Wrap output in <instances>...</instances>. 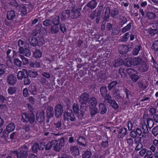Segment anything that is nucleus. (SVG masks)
<instances>
[{
    "label": "nucleus",
    "instance_id": "nucleus-1",
    "mask_svg": "<svg viewBox=\"0 0 158 158\" xmlns=\"http://www.w3.org/2000/svg\"><path fill=\"white\" fill-rule=\"evenodd\" d=\"M21 120L23 123H27L29 122L32 125H35L36 123L35 115L33 112L23 113Z\"/></svg>",
    "mask_w": 158,
    "mask_h": 158
},
{
    "label": "nucleus",
    "instance_id": "nucleus-2",
    "mask_svg": "<svg viewBox=\"0 0 158 158\" xmlns=\"http://www.w3.org/2000/svg\"><path fill=\"white\" fill-rule=\"evenodd\" d=\"M53 149L57 152L59 151L62 147L64 144V139L62 137L59 140V142L56 140H52Z\"/></svg>",
    "mask_w": 158,
    "mask_h": 158
},
{
    "label": "nucleus",
    "instance_id": "nucleus-3",
    "mask_svg": "<svg viewBox=\"0 0 158 158\" xmlns=\"http://www.w3.org/2000/svg\"><path fill=\"white\" fill-rule=\"evenodd\" d=\"M81 8H75V6H72L70 12V17L74 19L79 18L81 14Z\"/></svg>",
    "mask_w": 158,
    "mask_h": 158
},
{
    "label": "nucleus",
    "instance_id": "nucleus-4",
    "mask_svg": "<svg viewBox=\"0 0 158 158\" xmlns=\"http://www.w3.org/2000/svg\"><path fill=\"white\" fill-rule=\"evenodd\" d=\"M89 95L86 93L85 92L82 93L80 96L79 101L81 104L86 105L89 102Z\"/></svg>",
    "mask_w": 158,
    "mask_h": 158
},
{
    "label": "nucleus",
    "instance_id": "nucleus-5",
    "mask_svg": "<svg viewBox=\"0 0 158 158\" xmlns=\"http://www.w3.org/2000/svg\"><path fill=\"white\" fill-rule=\"evenodd\" d=\"M19 53L22 54L24 56L28 57L31 54V52L29 49L27 48L26 46H24L23 48L21 47L19 48L18 50Z\"/></svg>",
    "mask_w": 158,
    "mask_h": 158
},
{
    "label": "nucleus",
    "instance_id": "nucleus-6",
    "mask_svg": "<svg viewBox=\"0 0 158 158\" xmlns=\"http://www.w3.org/2000/svg\"><path fill=\"white\" fill-rule=\"evenodd\" d=\"M28 6V5L27 4H21L20 5L19 8V12L21 14L22 16L26 15L27 13V8Z\"/></svg>",
    "mask_w": 158,
    "mask_h": 158
},
{
    "label": "nucleus",
    "instance_id": "nucleus-7",
    "mask_svg": "<svg viewBox=\"0 0 158 158\" xmlns=\"http://www.w3.org/2000/svg\"><path fill=\"white\" fill-rule=\"evenodd\" d=\"M64 118V119H67L70 120L71 121H74L76 119L73 113L71 110H69V112H65Z\"/></svg>",
    "mask_w": 158,
    "mask_h": 158
},
{
    "label": "nucleus",
    "instance_id": "nucleus-8",
    "mask_svg": "<svg viewBox=\"0 0 158 158\" xmlns=\"http://www.w3.org/2000/svg\"><path fill=\"white\" fill-rule=\"evenodd\" d=\"M55 115L57 118L60 116L63 111V107L62 105L58 104L56 105L55 108Z\"/></svg>",
    "mask_w": 158,
    "mask_h": 158
},
{
    "label": "nucleus",
    "instance_id": "nucleus-9",
    "mask_svg": "<svg viewBox=\"0 0 158 158\" xmlns=\"http://www.w3.org/2000/svg\"><path fill=\"white\" fill-rule=\"evenodd\" d=\"M45 148V144L41 143L40 146L39 144L35 143L33 144L32 146V150L33 152H36L38 150H43Z\"/></svg>",
    "mask_w": 158,
    "mask_h": 158
},
{
    "label": "nucleus",
    "instance_id": "nucleus-10",
    "mask_svg": "<svg viewBox=\"0 0 158 158\" xmlns=\"http://www.w3.org/2000/svg\"><path fill=\"white\" fill-rule=\"evenodd\" d=\"M98 2L96 0H92L88 2L87 4L84 6L83 8V10L85 9L86 6L90 8L91 10L94 9L95 8L97 5Z\"/></svg>",
    "mask_w": 158,
    "mask_h": 158
},
{
    "label": "nucleus",
    "instance_id": "nucleus-11",
    "mask_svg": "<svg viewBox=\"0 0 158 158\" xmlns=\"http://www.w3.org/2000/svg\"><path fill=\"white\" fill-rule=\"evenodd\" d=\"M88 106L85 104H81L80 107V114L79 115V117L81 118L87 111Z\"/></svg>",
    "mask_w": 158,
    "mask_h": 158
},
{
    "label": "nucleus",
    "instance_id": "nucleus-12",
    "mask_svg": "<svg viewBox=\"0 0 158 158\" xmlns=\"http://www.w3.org/2000/svg\"><path fill=\"white\" fill-rule=\"evenodd\" d=\"M148 127L145 123L143 124L142 126V137L145 138H148L149 135V131Z\"/></svg>",
    "mask_w": 158,
    "mask_h": 158
},
{
    "label": "nucleus",
    "instance_id": "nucleus-13",
    "mask_svg": "<svg viewBox=\"0 0 158 158\" xmlns=\"http://www.w3.org/2000/svg\"><path fill=\"white\" fill-rule=\"evenodd\" d=\"M98 113L101 114H103L106 113L107 109L104 104L102 103H100L98 105Z\"/></svg>",
    "mask_w": 158,
    "mask_h": 158
},
{
    "label": "nucleus",
    "instance_id": "nucleus-14",
    "mask_svg": "<svg viewBox=\"0 0 158 158\" xmlns=\"http://www.w3.org/2000/svg\"><path fill=\"white\" fill-rule=\"evenodd\" d=\"M16 77L12 75H10L7 77V82L10 85H14L16 82Z\"/></svg>",
    "mask_w": 158,
    "mask_h": 158
},
{
    "label": "nucleus",
    "instance_id": "nucleus-15",
    "mask_svg": "<svg viewBox=\"0 0 158 158\" xmlns=\"http://www.w3.org/2000/svg\"><path fill=\"white\" fill-rule=\"evenodd\" d=\"M27 39L32 46H35L37 45L38 41L35 37L33 36L28 37Z\"/></svg>",
    "mask_w": 158,
    "mask_h": 158
},
{
    "label": "nucleus",
    "instance_id": "nucleus-16",
    "mask_svg": "<svg viewBox=\"0 0 158 158\" xmlns=\"http://www.w3.org/2000/svg\"><path fill=\"white\" fill-rule=\"evenodd\" d=\"M158 149V139H154L152 141V144L150 146L149 149L153 152H155L156 148Z\"/></svg>",
    "mask_w": 158,
    "mask_h": 158
},
{
    "label": "nucleus",
    "instance_id": "nucleus-17",
    "mask_svg": "<svg viewBox=\"0 0 158 158\" xmlns=\"http://www.w3.org/2000/svg\"><path fill=\"white\" fill-rule=\"evenodd\" d=\"M16 13L15 12L11 10L7 12V19L9 20H12L14 19L16 16Z\"/></svg>",
    "mask_w": 158,
    "mask_h": 158
},
{
    "label": "nucleus",
    "instance_id": "nucleus-18",
    "mask_svg": "<svg viewBox=\"0 0 158 158\" xmlns=\"http://www.w3.org/2000/svg\"><path fill=\"white\" fill-rule=\"evenodd\" d=\"M77 144L82 147H85L86 145V140L85 137L83 136L79 137L77 140Z\"/></svg>",
    "mask_w": 158,
    "mask_h": 158
},
{
    "label": "nucleus",
    "instance_id": "nucleus-19",
    "mask_svg": "<svg viewBox=\"0 0 158 158\" xmlns=\"http://www.w3.org/2000/svg\"><path fill=\"white\" fill-rule=\"evenodd\" d=\"M118 50L120 54H125L128 51L129 47L127 45H123L119 47Z\"/></svg>",
    "mask_w": 158,
    "mask_h": 158
},
{
    "label": "nucleus",
    "instance_id": "nucleus-20",
    "mask_svg": "<svg viewBox=\"0 0 158 158\" xmlns=\"http://www.w3.org/2000/svg\"><path fill=\"white\" fill-rule=\"evenodd\" d=\"M28 155V151L19 150V149L18 158H26L27 156Z\"/></svg>",
    "mask_w": 158,
    "mask_h": 158
},
{
    "label": "nucleus",
    "instance_id": "nucleus-21",
    "mask_svg": "<svg viewBox=\"0 0 158 158\" xmlns=\"http://www.w3.org/2000/svg\"><path fill=\"white\" fill-rule=\"evenodd\" d=\"M70 151L73 156H76L79 154V150L77 146H72L70 147Z\"/></svg>",
    "mask_w": 158,
    "mask_h": 158
},
{
    "label": "nucleus",
    "instance_id": "nucleus-22",
    "mask_svg": "<svg viewBox=\"0 0 158 158\" xmlns=\"http://www.w3.org/2000/svg\"><path fill=\"white\" fill-rule=\"evenodd\" d=\"M46 114L48 117H52L54 114L53 108L50 106H47L46 110Z\"/></svg>",
    "mask_w": 158,
    "mask_h": 158
},
{
    "label": "nucleus",
    "instance_id": "nucleus-23",
    "mask_svg": "<svg viewBox=\"0 0 158 158\" xmlns=\"http://www.w3.org/2000/svg\"><path fill=\"white\" fill-rule=\"evenodd\" d=\"M70 11L69 10L63 11L61 13V19L63 20L68 18L70 16Z\"/></svg>",
    "mask_w": 158,
    "mask_h": 158
},
{
    "label": "nucleus",
    "instance_id": "nucleus-24",
    "mask_svg": "<svg viewBox=\"0 0 158 158\" xmlns=\"http://www.w3.org/2000/svg\"><path fill=\"white\" fill-rule=\"evenodd\" d=\"M149 67V64L145 62H143L140 66V69L142 72L147 71Z\"/></svg>",
    "mask_w": 158,
    "mask_h": 158
},
{
    "label": "nucleus",
    "instance_id": "nucleus-25",
    "mask_svg": "<svg viewBox=\"0 0 158 158\" xmlns=\"http://www.w3.org/2000/svg\"><path fill=\"white\" fill-rule=\"evenodd\" d=\"M58 25L53 24L52 25L50 30V32L52 34H56L59 31Z\"/></svg>",
    "mask_w": 158,
    "mask_h": 158
},
{
    "label": "nucleus",
    "instance_id": "nucleus-26",
    "mask_svg": "<svg viewBox=\"0 0 158 158\" xmlns=\"http://www.w3.org/2000/svg\"><path fill=\"white\" fill-rule=\"evenodd\" d=\"M119 11L118 9L114 8L111 10L110 14L112 17L115 18L119 14Z\"/></svg>",
    "mask_w": 158,
    "mask_h": 158
},
{
    "label": "nucleus",
    "instance_id": "nucleus-27",
    "mask_svg": "<svg viewBox=\"0 0 158 158\" xmlns=\"http://www.w3.org/2000/svg\"><path fill=\"white\" fill-rule=\"evenodd\" d=\"M127 22L126 18L124 16L120 15L119 17V25L122 26Z\"/></svg>",
    "mask_w": 158,
    "mask_h": 158
},
{
    "label": "nucleus",
    "instance_id": "nucleus-28",
    "mask_svg": "<svg viewBox=\"0 0 158 158\" xmlns=\"http://www.w3.org/2000/svg\"><path fill=\"white\" fill-rule=\"evenodd\" d=\"M15 128V124L13 123H10L7 126L6 129L8 132H10L14 131Z\"/></svg>",
    "mask_w": 158,
    "mask_h": 158
},
{
    "label": "nucleus",
    "instance_id": "nucleus-29",
    "mask_svg": "<svg viewBox=\"0 0 158 158\" xmlns=\"http://www.w3.org/2000/svg\"><path fill=\"white\" fill-rule=\"evenodd\" d=\"M127 129L126 128H122L119 130L118 133V136L121 138H123L127 134Z\"/></svg>",
    "mask_w": 158,
    "mask_h": 158
},
{
    "label": "nucleus",
    "instance_id": "nucleus-30",
    "mask_svg": "<svg viewBox=\"0 0 158 158\" xmlns=\"http://www.w3.org/2000/svg\"><path fill=\"white\" fill-rule=\"evenodd\" d=\"M100 92L102 96L103 97L107 94V89L105 86H102L100 89Z\"/></svg>",
    "mask_w": 158,
    "mask_h": 158
},
{
    "label": "nucleus",
    "instance_id": "nucleus-31",
    "mask_svg": "<svg viewBox=\"0 0 158 158\" xmlns=\"http://www.w3.org/2000/svg\"><path fill=\"white\" fill-rule=\"evenodd\" d=\"M89 101L90 104L89 107L91 106H92V107H96L97 103V102L95 98L94 97H91Z\"/></svg>",
    "mask_w": 158,
    "mask_h": 158
},
{
    "label": "nucleus",
    "instance_id": "nucleus-32",
    "mask_svg": "<svg viewBox=\"0 0 158 158\" xmlns=\"http://www.w3.org/2000/svg\"><path fill=\"white\" fill-rule=\"evenodd\" d=\"M36 118L37 120L40 123L43 122L44 120V115L42 113H37L36 114Z\"/></svg>",
    "mask_w": 158,
    "mask_h": 158
},
{
    "label": "nucleus",
    "instance_id": "nucleus-33",
    "mask_svg": "<svg viewBox=\"0 0 158 158\" xmlns=\"http://www.w3.org/2000/svg\"><path fill=\"white\" fill-rule=\"evenodd\" d=\"M154 121L152 119L150 118H147V124H146V125L147 126L149 129L151 128L154 126Z\"/></svg>",
    "mask_w": 158,
    "mask_h": 158
},
{
    "label": "nucleus",
    "instance_id": "nucleus-34",
    "mask_svg": "<svg viewBox=\"0 0 158 158\" xmlns=\"http://www.w3.org/2000/svg\"><path fill=\"white\" fill-rule=\"evenodd\" d=\"M123 61L121 59L115 60L113 62V65L115 67H118L121 65L123 63Z\"/></svg>",
    "mask_w": 158,
    "mask_h": 158
},
{
    "label": "nucleus",
    "instance_id": "nucleus-35",
    "mask_svg": "<svg viewBox=\"0 0 158 158\" xmlns=\"http://www.w3.org/2000/svg\"><path fill=\"white\" fill-rule=\"evenodd\" d=\"M142 59L139 57H136L133 59L132 61V64L134 66H136L140 64L141 62Z\"/></svg>",
    "mask_w": 158,
    "mask_h": 158
},
{
    "label": "nucleus",
    "instance_id": "nucleus-36",
    "mask_svg": "<svg viewBox=\"0 0 158 158\" xmlns=\"http://www.w3.org/2000/svg\"><path fill=\"white\" fill-rule=\"evenodd\" d=\"M42 55V53L39 49H36L33 52V56L35 58H40Z\"/></svg>",
    "mask_w": 158,
    "mask_h": 158
},
{
    "label": "nucleus",
    "instance_id": "nucleus-37",
    "mask_svg": "<svg viewBox=\"0 0 158 158\" xmlns=\"http://www.w3.org/2000/svg\"><path fill=\"white\" fill-rule=\"evenodd\" d=\"M27 75L31 77L35 78L38 75V73L37 72L30 70L27 72Z\"/></svg>",
    "mask_w": 158,
    "mask_h": 158
},
{
    "label": "nucleus",
    "instance_id": "nucleus-38",
    "mask_svg": "<svg viewBox=\"0 0 158 158\" xmlns=\"http://www.w3.org/2000/svg\"><path fill=\"white\" fill-rule=\"evenodd\" d=\"M89 108L90 110V113L91 116H94L97 113H98V109L96 107H92L89 106Z\"/></svg>",
    "mask_w": 158,
    "mask_h": 158
},
{
    "label": "nucleus",
    "instance_id": "nucleus-39",
    "mask_svg": "<svg viewBox=\"0 0 158 158\" xmlns=\"http://www.w3.org/2000/svg\"><path fill=\"white\" fill-rule=\"evenodd\" d=\"M30 92L32 94L35 95L37 94V89L33 85H31L29 88Z\"/></svg>",
    "mask_w": 158,
    "mask_h": 158
},
{
    "label": "nucleus",
    "instance_id": "nucleus-40",
    "mask_svg": "<svg viewBox=\"0 0 158 158\" xmlns=\"http://www.w3.org/2000/svg\"><path fill=\"white\" fill-rule=\"evenodd\" d=\"M6 68V66L5 65L0 64V77L4 74Z\"/></svg>",
    "mask_w": 158,
    "mask_h": 158
},
{
    "label": "nucleus",
    "instance_id": "nucleus-41",
    "mask_svg": "<svg viewBox=\"0 0 158 158\" xmlns=\"http://www.w3.org/2000/svg\"><path fill=\"white\" fill-rule=\"evenodd\" d=\"M51 21L52 22L53 24L59 25L60 24V17L59 16H56L52 18V19Z\"/></svg>",
    "mask_w": 158,
    "mask_h": 158
},
{
    "label": "nucleus",
    "instance_id": "nucleus-42",
    "mask_svg": "<svg viewBox=\"0 0 158 158\" xmlns=\"http://www.w3.org/2000/svg\"><path fill=\"white\" fill-rule=\"evenodd\" d=\"M130 76V78L131 80L134 82H136L139 79V77L138 75V72Z\"/></svg>",
    "mask_w": 158,
    "mask_h": 158
},
{
    "label": "nucleus",
    "instance_id": "nucleus-43",
    "mask_svg": "<svg viewBox=\"0 0 158 158\" xmlns=\"http://www.w3.org/2000/svg\"><path fill=\"white\" fill-rule=\"evenodd\" d=\"M113 97L116 99H118L121 98L120 95L119 91L118 90H115L113 92L112 94Z\"/></svg>",
    "mask_w": 158,
    "mask_h": 158
},
{
    "label": "nucleus",
    "instance_id": "nucleus-44",
    "mask_svg": "<svg viewBox=\"0 0 158 158\" xmlns=\"http://www.w3.org/2000/svg\"><path fill=\"white\" fill-rule=\"evenodd\" d=\"M142 49V47L140 45H138L135 47L133 51V54L134 55H137L139 52Z\"/></svg>",
    "mask_w": 158,
    "mask_h": 158
},
{
    "label": "nucleus",
    "instance_id": "nucleus-45",
    "mask_svg": "<svg viewBox=\"0 0 158 158\" xmlns=\"http://www.w3.org/2000/svg\"><path fill=\"white\" fill-rule=\"evenodd\" d=\"M148 33L151 36H153L156 34H158V30L157 29H152L149 28L148 29Z\"/></svg>",
    "mask_w": 158,
    "mask_h": 158
},
{
    "label": "nucleus",
    "instance_id": "nucleus-46",
    "mask_svg": "<svg viewBox=\"0 0 158 158\" xmlns=\"http://www.w3.org/2000/svg\"><path fill=\"white\" fill-rule=\"evenodd\" d=\"M52 22L51 20L48 19H46L43 22V25L46 27L52 26Z\"/></svg>",
    "mask_w": 158,
    "mask_h": 158
},
{
    "label": "nucleus",
    "instance_id": "nucleus-47",
    "mask_svg": "<svg viewBox=\"0 0 158 158\" xmlns=\"http://www.w3.org/2000/svg\"><path fill=\"white\" fill-rule=\"evenodd\" d=\"M17 90L16 87H10L8 89V92L9 94L12 95L15 93Z\"/></svg>",
    "mask_w": 158,
    "mask_h": 158
},
{
    "label": "nucleus",
    "instance_id": "nucleus-48",
    "mask_svg": "<svg viewBox=\"0 0 158 158\" xmlns=\"http://www.w3.org/2000/svg\"><path fill=\"white\" fill-rule=\"evenodd\" d=\"M103 5H102L99 6L98 11L97 12H95L96 17H101V12L103 8Z\"/></svg>",
    "mask_w": 158,
    "mask_h": 158
},
{
    "label": "nucleus",
    "instance_id": "nucleus-49",
    "mask_svg": "<svg viewBox=\"0 0 158 158\" xmlns=\"http://www.w3.org/2000/svg\"><path fill=\"white\" fill-rule=\"evenodd\" d=\"M130 35V34H129V32H127L121 38V41L123 42H125L127 40Z\"/></svg>",
    "mask_w": 158,
    "mask_h": 158
},
{
    "label": "nucleus",
    "instance_id": "nucleus-50",
    "mask_svg": "<svg viewBox=\"0 0 158 158\" xmlns=\"http://www.w3.org/2000/svg\"><path fill=\"white\" fill-rule=\"evenodd\" d=\"M131 23L128 24L126 26L122 28V32L123 33H124L127 31H129L131 28Z\"/></svg>",
    "mask_w": 158,
    "mask_h": 158
},
{
    "label": "nucleus",
    "instance_id": "nucleus-51",
    "mask_svg": "<svg viewBox=\"0 0 158 158\" xmlns=\"http://www.w3.org/2000/svg\"><path fill=\"white\" fill-rule=\"evenodd\" d=\"M104 98V100L106 101L108 103L110 104L111 102L113 100L112 99V98L111 96L109 94H108L106 96L103 97Z\"/></svg>",
    "mask_w": 158,
    "mask_h": 158
},
{
    "label": "nucleus",
    "instance_id": "nucleus-52",
    "mask_svg": "<svg viewBox=\"0 0 158 158\" xmlns=\"http://www.w3.org/2000/svg\"><path fill=\"white\" fill-rule=\"evenodd\" d=\"M30 79L29 78V77L27 75L24 78L23 82L24 85H29L31 83Z\"/></svg>",
    "mask_w": 158,
    "mask_h": 158
},
{
    "label": "nucleus",
    "instance_id": "nucleus-53",
    "mask_svg": "<svg viewBox=\"0 0 158 158\" xmlns=\"http://www.w3.org/2000/svg\"><path fill=\"white\" fill-rule=\"evenodd\" d=\"M139 88L142 89H144L147 87V85L144 84L143 82L141 81H139L138 83Z\"/></svg>",
    "mask_w": 158,
    "mask_h": 158
},
{
    "label": "nucleus",
    "instance_id": "nucleus-54",
    "mask_svg": "<svg viewBox=\"0 0 158 158\" xmlns=\"http://www.w3.org/2000/svg\"><path fill=\"white\" fill-rule=\"evenodd\" d=\"M20 57L23 61V65H26L29 63L28 60L23 55H20Z\"/></svg>",
    "mask_w": 158,
    "mask_h": 158
},
{
    "label": "nucleus",
    "instance_id": "nucleus-55",
    "mask_svg": "<svg viewBox=\"0 0 158 158\" xmlns=\"http://www.w3.org/2000/svg\"><path fill=\"white\" fill-rule=\"evenodd\" d=\"M92 155V153L90 151H85L82 155L84 158H89Z\"/></svg>",
    "mask_w": 158,
    "mask_h": 158
},
{
    "label": "nucleus",
    "instance_id": "nucleus-56",
    "mask_svg": "<svg viewBox=\"0 0 158 158\" xmlns=\"http://www.w3.org/2000/svg\"><path fill=\"white\" fill-rule=\"evenodd\" d=\"M25 76L24 73L23 72L19 71L18 73L17 78L19 80H22Z\"/></svg>",
    "mask_w": 158,
    "mask_h": 158
},
{
    "label": "nucleus",
    "instance_id": "nucleus-57",
    "mask_svg": "<svg viewBox=\"0 0 158 158\" xmlns=\"http://www.w3.org/2000/svg\"><path fill=\"white\" fill-rule=\"evenodd\" d=\"M152 133L155 137L158 135V126H156L152 129Z\"/></svg>",
    "mask_w": 158,
    "mask_h": 158
},
{
    "label": "nucleus",
    "instance_id": "nucleus-58",
    "mask_svg": "<svg viewBox=\"0 0 158 158\" xmlns=\"http://www.w3.org/2000/svg\"><path fill=\"white\" fill-rule=\"evenodd\" d=\"M127 73L130 75H132L133 74H135V73H136L137 71H136L135 70L131 68L127 69H126V70Z\"/></svg>",
    "mask_w": 158,
    "mask_h": 158
},
{
    "label": "nucleus",
    "instance_id": "nucleus-59",
    "mask_svg": "<svg viewBox=\"0 0 158 158\" xmlns=\"http://www.w3.org/2000/svg\"><path fill=\"white\" fill-rule=\"evenodd\" d=\"M147 16L149 19H152L155 18L156 15L154 13L148 12L147 14Z\"/></svg>",
    "mask_w": 158,
    "mask_h": 158
},
{
    "label": "nucleus",
    "instance_id": "nucleus-60",
    "mask_svg": "<svg viewBox=\"0 0 158 158\" xmlns=\"http://www.w3.org/2000/svg\"><path fill=\"white\" fill-rule=\"evenodd\" d=\"M117 84L116 81H114L110 82L108 85V88L109 90H111V89L115 86Z\"/></svg>",
    "mask_w": 158,
    "mask_h": 158
},
{
    "label": "nucleus",
    "instance_id": "nucleus-61",
    "mask_svg": "<svg viewBox=\"0 0 158 158\" xmlns=\"http://www.w3.org/2000/svg\"><path fill=\"white\" fill-rule=\"evenodd\" d=\"M54 124L55 127L57 129V130L60 129L61 128L62 124L61 120L58 121L57 122L55 123Z\"/></svg>",
    "mask_w": 158,
    "mask_h": 158
},
{
    "label": "nucleus",
    "instance_id": "nucleus-62",
    "mask_svg": "<svg viewBox=\"0 0 158 158\" xmlns=\"http://www.w3.org/2000/svg\"><path fill=\"white\" fill-rule=\"evenodd\" d=\"M73 109L74 112L77 114L79 111V106L77 104L74 103L73 106Z\"/></svg>",
    "mask_w": 158,
    "mask_h": 158
},
{
    "label": "nucleus",
    "instance_id": "nucleus-63",
    "mask_svg": "<svg viewBox=\"0 0 158 158\" xmlns=\"http://www.w3.org/2000/svg\"><path fill=\"white\" fill-rule=\"evenodd\" d=\"M14 63L18 67H20L21 65L22 62L18 58H16L14 59Z\"/></svg>",
    "mask_w": 158,
    "mask_h": 158
},
{
    "label": "nucleus",
    "instance_id": "nucleus-64",
    "mask_svg": "<svg viewBox=\"0 0 158 158\" xmlns=\"http://www.w3.org/2000/svg\"><path fill=\"white\" fill-rule=\"evenodd\" d=\"M60 31L63 33H64L66 31L67 29L64 23H60Z\"/></svg>",
    "mask_w": 158,
    "mask_h": 158
}]
</instances>
